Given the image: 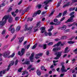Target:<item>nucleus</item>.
<instances>
[{"label": "nucleus", "instance_id": "52", "mask_svg": "<svg viewBox=\"0 0 77 77\" xmlns=\"http://www.w3.org/2000/svg\"><path fill=\"white\" fill-rule=\"evenodd\" d=\"M3 73H2V72H0V77H2L3 76Z\"/></svg>", "mask_w": 77, "mask_h": 77}, {"label": "nucleus", "instance_id": "36", "mask_svg": "<svg viewBox=\"0 0 77 77\" xmlns=\"http://www.w3.org/2000/svg\"><path fill=\"white\" fill-rule=\"evenodd\" d=\"M16 36H17V35H15L13 37V39H11V41H14V39H15V38H16Z\"/></svg>", "mask_w": 77, "mask_h": 77}, {"label": "nucleus", "instance_id": "6", "mask_svg": "<svg viewBox=\"0 0 77 77\" xmlns=\"http://www.w3.org/2000/svg\"><path fill=\"white\" fill-rule=\"evenodd\" d=\"M74 17V15H73L70 17L69 19L67 20L66 21V23H67L68 22H73L74 21V20H73V18Z\"/></svg>", "mask_w": 77, "mask_h": 77}, {"label": "nucleus", "instance_id": "47", "mask_svg": "<svg viewBox=\"0 0 77 77\" xmlns=\"http://www.w3.org/2000/svg\"><path fill=\"white\" fill-rule=\"evenodd\" d=\"M12 10V8H10L8 10V12H11V11Z\"/></svg>", "mask_w": 77, "mask_h": 77}, {"label": "nucleus", "instance_id": "41", "mask_svg": "<svg viewBox=\"0 0 77 77\" xmlns=\"http://www.w3.org/2000/svg\"><path fill=\"white\" fill-rule=\"evenodd\" d=\"M67 13V11H65L63 14V16H65V15Z\"/></svg>", "mask_w": 77, "mask_h": 77}, {"label": "nucleus", "instance_id": "16", "mask_svg": "<svg viewBox=\"0 0 77 77\" xmlns=\"http://www.w3.org/2000/svg\"><path fill=\"white\" fill-rule=\"evenodd\" d=\"M68 48L66 47L64 50V53H68L69 51V50H68Z\"/></svg>", "mask_w": 77, "mask_h": 77}, {"label": "nucleus", "instance_id": "46", "mask_svg": "<svg viewBox=\"0 0 77 77\" xmlns=\"http://www.w3.org/2000/svg\"><path fill=\"white\" fill-rule=\"evenodd\" d=\"M23 2L22 0H20V2L18 3V5H21V3H22V2Z\"/></svg>", "mask_w": 77, "mask_h": 77}, {"label": "nucleus", "instance_id": "17", "mask_svg": "<svg viewBox=\"0 0 77 77\" xmlns=\"http://www.w3.org/2000/svg\"><path fill=\"white\" fill-rule=\"evenodd\" d=\"M60 44H61V42H59L57 44L54 45V47H56V46L59 47V46L60 45Z\"/></svg>", "mask_w": 77, "mask_h": 77}, {"label": "nucleus", "instance_id": "38", "mask_svg": "<svg viewBox=\"0 0 77 77\" xmlns=\"http://www.w3.org/2000/svg\"><path fill=\"white\" fill-rule=\"evenodd\" d=\"M53 42H51L49 43L48 44V45H49L50 46V45H53Z\"/></svg>", "mask_w": 77, "mask_h": 77}, {"label": "nucleus", "instance_id": "63", "mask_svg": "<svg viewBox=\"0 0 77 77\" xmlns=\"http://www.w3.org/2000/svg\"><path fill=\"white\" fill-rule=\"evenodd\" d=\"M64 75V74H62L60 75V77H63Z\"/></svg>", "mask_w": 77, "mask_h": 77}, {"label": "nucleus", "instance_id": "1", "mask_svg": "<svg viewBox=\"0 0 77 77\" xmlns=\"http://www.w3.org/2000/svg\"><path fill=\"white\" fill-rule=\"evenodd\" d=\"M9 17V16H5L2 19V21H0V26H3L6 23L8 18Z\"/></svg>", "mask_w": 77, "mask_h": 77}, {"label": "nucleus", "instance_id": "26", "mask_svg": "<svg viewBox=\"0 0 77 77\" xmlns=\"http://www.w3.org/2000/svg\"><path fill=\"white\" fill-rule=\"evenodd\" d=\"M23 39H24V37H22L19 40V42L21 43L23 41Z\"/></svg>", "mask_w": 77, "mask_h": 77}, {"label": "nucleus", "instance_id": "64", "mask_svg": "<svg viewBox=\"0 0 77 77\" xmlns=\"http://www.w3.org/2000/svg\"><path fill=\"white\" fill-rule=\"evenodd\" d=\"M59 61L58 60H54L53 61V63H56V62H58Z\"/></svg>", "mask_w": 77, "mask_h": 77}, {"label": "nucleus", "instance_id": "32", "mask_svg": "<svg viewBox=\"0 0 77 77\" xmlns=\"http://www.w3.org/2000/svg\"><path fill=\"white\" fill-rule=\"evenodd\" d=\"M11 14L13 16V17H15V16L17 15L16 14H15V12H13L11 13Z\"/></svg>", "mask_w": 77, "mask_h": 77}, {"label": "nucleus", "instance_id": "21", "mask_svg": "<svg viewBox=\"0 0 77 77\" xmlns=\"http://www.w3.org/2000/svg\"><path fill=\"white\" fill-rule=\"evenodd\" d=\"M24 11H25L24 10V11H23V9H21L19 11V12H20V13H21V12H22V15H23L24 14V13H25V12H24Z\"/></svg>", "mask_w": 77, "mask_h": 77}, {"label": "nucleus", "instance_id": "10", "mask_svg": "<svg viewBox=\"0 0 77 77\" xmlns=\"http://www.w3.org/2000/svg\"><path fill=\"white\" fill-rule=\"evenodd\" d=\"M34 56V53H32L29 57L30 60L31 62H33V57Z\"/></svg>", "mask_w": 77, "mask_h": 77}, {"label": "nucleus", "instance_id": "39", "mask_svg": "<svg viewBox=\"0 0 77 77\" xmlns=\"http://www.w3.org/2000/svg\"><path fill=\"white\" fill-rule=\"evenodd\" d=\"M41 68L42 70H44L45 69V67L43 66H41Z\"/></svg>", "mask_w": 77, "mask_h": 77}, {"label": "nucleus", "instance_id": "19", "mask_svg": "<svg viewBox=\"0 0 77 77\" xmlns=\"http://www.w3.org/2000/svg\"><path fill=\"white\" fill-rule=\"evenodd\" d=\"M14 56H15V53H13L12 54V55H10L8 57V58H12V57H14Z\"/></svg>", "mask_w": 77, "mask_h": 77}, {"label": "nucleus", "instance_id": "14", "mask_svg": "<svg viewBox=\"0 0 77 77\" xmlns=\"http://www.w3.org/2000/svg\"><path fill=\"white\" fill-rule=\"evenodd\" d=\"M30 6H28L26 8V9L24 10V11H25V12H27L30 10Z\"/></svg>", "mask_w": 77, "mask_h": 77}, {"label": "nucleus", "instance_id": "5", "mask_svg": "<svg viewBox=\"0 0 77 77\" xmlns=\"http://www.w3.org/2000/svg\"><path fill=\"white\" fill-rule=\"evenodd\" d=\"M9 54H10V52L9 51H5L3 54V55L4 57H8V58Z\"/></svg>", "mask_w": 77, "mask_h": 77}, {"label": "nucleus", "instance_id": "44", "mask_svg": "<svg viewBox=\"0 0 77 77\" xmlns=\"http://www.w3.org/2000/svg\"><path fill=\"white\" fill-rule=\"evenodd\" d=\"M5 3H4L2 4L0 6L1 7H3V6H5Z\"/></svg>", "mask_w": 77, "mask_h": 77}, {"label": "nucleus", "instance_id": "35", "mask_svg": "<svg viewBox=\"0 0 77 77\" xmlns=\"http://www.w3.org/2000/svg\"><path fill=\"white\" fill-rule=\"evenodd\" d=\"M75 24V22H74L73 23L70 24V25H68L67 26L68 27H71V26H74Z\"/></svg>", "mask_w": 77, "mask_h": 77}, {"label": "nucleus", "instance_id": "45", "mask_svg": "<svg viewBox=\"0 0 77 77\" xmlns=\"http://www.w3.org/2000/svg\"><path fill=\"white\" fill-rule=\"evenodd\" d=\"M22 69H23V68H21L18 69V72H21V70H22Z\"/></svg>", "mask_w": 77, "mask_h": 77}, {"label": "nucleus", "instance_id": "49", "mask_svg": "<svg viewBox=\"0 0 77 77\" xmlns=\"http://www.w3.org/2000/svg\"><path fill=\"white\" fill-rule=\"evenodd\" d=\"M45 36H48V33H47V32H45Z\"/></svg>", "mask_w": 77, "mask_h": 77}, {"label": "nucleus", "instance_id": "15", "mask_svg": "<svg viewBox=\"0 0 77 77\" xmlns=\"http://www.w3.org/2000/svg\"><path fill=\"white\" fill-rule=\"evenodd\" d=\"M67 26L66 25H64L61 28V29L62 30H65L66 29Z\"/></svg>", "mask_w": 77, "mask_h": 77}, {"label": "nucleus", "instance_id": "34", "mask_svg": "<svg viewBox=\"0 0 77 77\" xmlns=\"http://www.w3.org/2000/svg\"><path fill=\"white\" fill-rule=\"evenodd\" d=\"M68 44H74V43H75V42L72 41H69L68 42Z\"/></svg>", "mask_w": 77, "mask_h": 77}, {"label": "nucleus", "instance_id": "61", "mask_svg": "<svg viewBox=\"0 0 77 77\" xmlns=\"http://www.w3.org/2000/svg\"><path fill=\"white\" fill-rule=\"evenodd\" d=\"M75 59H72V63H74V62H75Z\"/></svg>", "mask_w": 77, "mask_h": 77}, {"label": "nucleus", "instance_id": "29", "mask_svg": "<svg viewBox=\"0 0 77 77\" xmlns=\"http://www.w3.org/2000/svg\"><path fill=\"white\" fill-rule=\"evenodd\" d=\"M41 6H42L41 5L38 4V5H37L36 6V8H38V9H40V8H41Z\"/></svg>", "mask_w": 77, "mask_h": 77}, {"label": "nucleus", "instance_id": "48", "mask_svg": "<svg viewBox=\"0 0 77 77\" xmlns=\"http://www.w3.org/2000/svg\"><path fill=\"white\" fill-rule=\"evenodd\" d=\"M74 13H75V12L74 11L72 12L70 14V16H71L72 15H73V14H74Z\"/></svg>", "mask_w": 77, "mask_h": 77}, {"label": "nucleus", "instance_id": "59", "mask_svg": "<svg viewBox=\"0 0 77 77\" xmlns=\"http://www.w3.org/2000/svg\"><path fill=\"white\" fill-rule=\"evenodd\" d=\"M32 65H30L29 67H28L27 69H30L31 68V67H32Z\"/></svg>", "mask_w": 77, "mask_h": 77}, {"label": "nucleus", "instance_id": "43", "mask_svg": "<svg viewBox=\"0 0 77 77\" xmlns=\"http://www.w3.org/2000/svg\"><path fill=\"white\" fill-rule=\"evenodd\" d=\"M18 62V60H17L15 62V65H17Z\"/></svg>", "mask_w": 77, "mask_h": 77}, {"label": "nucleus", "instance_id": "22", "mask_svg": "<svg viewBox=\"0 0 77 77\" xmlns=\"http://www.w3.org/2000/svg\"><path fill=\"white\" fill-rule=\"evenodd\" d=\"M20 29H21V27H20V26H17L16 29V32H18V31L20 30Z\"/></svg>", "mask_w": 77, "mask_h": 77}, {"label": "nucleus", "instance_id": "27", "mask_svg": "<svg viewBox=\"0 0 77 77\" xmlns=\"http://www.w3.org/2000/svg\"><path fill=\"white\" fill-rule=\"evenodd\" d=\"M43 55V54L42 53H41L40 54H36V56H42Z\"/></svg>", "mask_w": 77, "mask_h": 77}, {"label": "nucleus", "instance_id": "2", "mask_svg": "<svg viewBox=\"0 0 77 77\" xmlns=\"http://www.w3.org/2000/svg\"><path fill=\"white\" fill-rule=\"evenodd\" d=\"M14 61H11L10 62V64L8 65V68L5 70H4L1 71V72H2V73L3 74H5L6 73V71H8L10 69V67H11V66H12V65H13V64H14Z\"/></svg>", "mask_w": 77, "mask_h": 77}, {"label": "nucleus", "instance_id": "58", "mask_svg": "<svg viewBox=\"0 0 77 77\" xmlns=\"http://www.w3.org/2000/svg\"><path fill=\"white\" fill-rule=\"evenodd\" d=\"M57 21V19H54V23H56Z\"/></svg>", "mask_w": 77, "mask_h": 77}, {"label": "nucleus", "instance_id": "9", "mask_svg": "<svg viewBox=\"0 0 77 77\" xmlns=\"http://www.w3.org/2000/svg\"><path fill=\"white\" fill-rule=\"evenodd\" d=\"M12 26H13V25H11L10 26V27L8 29V30L9 31H11V33H14L15 32V29H14V28H13L12 29Z\"/></svg>", "mask_w": 77, "mask_h": 77}, {"label": "nucleus", "instance_id": "56", "mask_svg": "<svg viewBox=\"0 0 77 77\" xmlns=\"http://www.w3.org/2000/svg\"><path fill=\"white\" fill-rule=\"evenodd\" d=\"M54 14V12H52L51 14L49 15V17H51L52 15H53Z\"/></svg>", "mask_w": 77, "mask_h": 77}, {"label": "nucleus", "instance_id": "28", "mask_svg": "<svg viewBox=\"0 0 77 77\" xmlns=\"http://www.w3.org/2000/svg\"><path fill=\"white\" fill-rule=\"evenodd\" d=\"M69 5V3H68L67 4L64 5L63 6V8H65V7H66V6H68Z\"/></svg>", "mask_w": 77, "mask_h": 77}, {"label": "nucleus", "instance_id": "4", "mask_svg": "<svg viewBox=\"0 0 77 77\" xmlns=\"http://www.w3.org/2000/svg\"><path fill=\"white\" fill-rule=\"evenodd\" d=\"M53 0H48L44 2H43L44 4H45V6L44 7L45 9L47 10L48 8L47 7H48V5H47V4H48L49 3H51L52 2Z\"/></svg>", "mask_w": 77, "mask_h": 77}, {"label": "nucleus", "instance_id": "31", "mask_svg": "<svg viewBox=\"0 0 77 77\" xmlns=\"http://www.w3.org/2000/svg\"><path fill=\"white\" fill-rule=\"evenodd\" d=\"M75 9V8H70L69 9V11H70V12H71V11H74Z\"/></svg>", "mask_w": 77, "mask_h": 77}, {"label": "nucleus", "instance_id": "55", "mask_svg": "<svg viewBox=\"0 0 77 77\" xmlns=\"http://www.w3.org/2000/svg\"><path fill=\"white\" fill-rule=\"evenodd\" d=\"M60 24V22H58L57 23H56L55 24V25H59Z\"/></svg>", "mask_w": 77, "mask_h": 77}, {"label": "nucleus", "instance_id": "37", "mask_svg": "<svg viewBox=\"0 0 77 77\" xmlns=\"http://www.w3.org/2000/svg\"><path fill=\"white\" fill-rule=\"evenodd\" d=\"M12 20H13V19H12V18H11L8 19V21L9 23H11V22L12 21Z\"/></svg>", "mask_w": 77, "mask_h": 77}, {"label": "nucleus", "instance_id": "20", "mask_svg": "<svg viewBox=\"0 0 77 77\" xmlns=\"http://www.w3.org/2000/svg\"><path fill=\"white\" fill-rule=\"evenodd\" d=\"M33 20V18L28 17L27 18V21H32Z\"/></svg>", "mask_w": 77, "mask_h": 77}, {"label": "nucleus", "instance_id": "7", "mask_svg": "<svg viewBox=\"0 0 77 77\" xmlns=\"http://www.w3.org/2000/svg\"><path fill=\"white\" fill-rule=\"evenodd\" d=\"M25 51V49L23 48L22 49L21 51V53L20 51H18V54L20 55V56H22L23 55L24 53V52Z\"/></svg>", "mask_w": 77, "mask_h": 77}, {"label": "nucleus", "instance_id": "8", "mask_svg": "<svg viewBox=\"0 0 77 77\" xmlns=\"http://www.w3.org/2000/svg\"><path fill=\"white\" fill-rule=\"evenodd\" d=\"M41 10H39L37 12H35L33 14L32 16L33 17H36V16H37V14L39 15L41 13Z\"/></svg>", "mask_w": 77, "mask_h": 77}, {"label": "nucleus", "instance_id": "13", "mask_svg": "<svg viewBox=\"0 0 77 77\" xmlns=\"http://www.w3.org/2000/svg\"><path fill=\"white\" fill-rule=\"evenodd\" d=\"M41 23V21H39L37 24L36 26L35 27V28H37L38 27H41V24H40Z\"/></svg>", "mask_w": 77, "mask_h": 77}, {"label": "nucleus", "instance_id": "53", "mask_svg": "<svg viewBox=\"0 0 77 77\" xmlns=\"http://www.w3.org/2000/svg\"><path fill=\"white\" fill-rule=\"evenodd\" d=\"M50 25H54L55 24L54 23H53V22H51L50 23Z\"/></svg>", "mask_w": 77, "mask_h": 77}, {"label": "nucleus", "instance_id": "11", "mask_svg": "<svg viewBox=\"0 0 77 77\" xmlns=\"http://www.w3.org/2000/svg\"><path fill=\"white\" fill-rule=\"evenodd\" d=\"M61 48H53L52 51L54 53H55V52H56V51H59V50H60Z\"/></svg>", "mask_w": 77, "mask_h": 77}, {"label": "nucleus", "instance_id": "3", "mask_svg": "<svg viewBox=\"0 0 77 77\" xmlns=\"http://www.w3.org/2000/svg\"><path fill=\"white\" fill-rule=\"evenodd\" d=\"M54 55H56L57 57H55L54 58V59H55L56 60H58L59 59V58L61 55H62V52H56L54 54Z\"/></svg>", "mask_w": 77, "mask_h": 77}, {"label": "nucleus", "instance_id": "33", "mask_svg": "<svg viewBox=\"0 0 77 77\" xmlns=\"http://www.w3.org/2000/svg\"><path fill=\"white\" fill-rule=\"evenodd\" d=\"M24 64H25V65H29V64H30V61L25 62Z\"/></svg>", "mask_w": 77, "mask_h": 77}, {"label": "nucleus", "instance_id": "50", "mask_svg": "<svg viewBox=\"0 0 77 77\" xmlns=\"http://www.w3.org/2000/svg\"><path fill=\"white\" fill-rule=\"evenodd\" d=\"M60 39H59L58 38H57L54 39L55 41H60Z\"/></svg>", "mask_w": 77, "mask_h": 77}, {"label": "nucleus", "instance_id": "24", "mask_svg": "<svg viewBox=\"0 0 77 77\" xmlns=\"http://www.w3.org/2000/svg\"><path fill=\"white\" fill-rule=\"evenodd\" d=\"M60 3H61V1L60 0L58 2V4L57 5V8H58V7H59L60 6Z\"/></svg>", "mask_w": 77, "mask_h": 77}, {"label": "nucleus", "instance_id": "54", "mask_svg": "<svg viewBox=\"0 0 77 77\" xmlns=\"http://www.w3.org/2000/svg\"><path fill=\"white\" fill-rule=\"evenodd\" d=\"M69 30H70L69 29H66L64 31V32H69Z\"/></svg>", "mask_w": 77, "mask_h": 77}, {"label": "nucleus", "instance_id": "18", "mask_svg": "<svg viewBox=\"0 0 77 77\" xmlns=\"http://www.w3.org/2000/svg\"><path fill=\"white\" fill-rule=\"evenodd\" d=\"M41 29L42 30L41 32L42 33H43L45 30V28L44 27H42L41 28Z\"/></svg>", "mask_w": 77, "mask_h": 77}, {"label": "nucleus", "instance_id": "25", "mask_svg": "<svg viewBox=\"0 0 77 77\" xmlns=\"http://www.w3.org/2000/svg\"><path fill=\"white\" fill-rule=\"evenodd\" d=\"M67 37L66 36H64L61 37L60 38L61 39H65Z\"/></svg>", "mask_w": 77, "mask_h": 77}, {"label": "nucleus", "instance_id": "51", "mask_svg": "<svg viewBox=\"0 0 77 77\" xmlns=\"http://www.w3.org/2000/svg\"><path fill=\"white\" fill-rule=\"evenodd\" d=\"M64 19H65V17H63L60 20V22H62V21H63Z\"/></svg>", "mask_w": 77, "mask_h": 77}, {"label": "nucleus", "instance_id": "42", "mask_svg": "<svg viewBox=\"0 0 77 77\" xmlns=\"http://www.w3.org/2000/svg\"><path fill=\"white\" fill-rule=\"evenodd\" d=\"M19 20V17H17L15 18V21H17Z\"/></svg>", "mask_w": 77, "mask_h": 77}, {"label": "nucleus", "instance_id": "23", "mask_svg": "<svg viewBox=\"0 0 77 77\" xmlns=\"http://www.w3.org/2000/svg\"><path fill=\"white\" fill-rule=\"evenodd\" d=\"M37 73L38 75H41V72H40V71L38 70H37Z\"/></svg>", "mask_w": 77, "mask_h": 77}, {"label": "nucleus", "instance_id": "62", "mask_svg": "<svg viewBox=\"0 0 77 77\" xmlns=\"http://www.w3.org/2000/svg\"><path fill=\"white\" fill-rule=\"evenodd\" d=\"M48 35L49 36H50L51 35H52V34L51 33V32H49L48 33Z\"/></svg>", "mask_w": 77, "mask_h": 77}, {"label": "nucleus", "instance_id": "40", "mask_svg": "<svg viewBox=\"0 0 77 77\" xmlns=\"http://www.w3.org/2000/svg\"><path fill=\"white\" fill-rule=\"evenodd\" d=\"M5 32H6V30H4L2 32V35H4L5 33Z\"/></svg>", "mask_w": 77, "mask_h": 77}, {"label": "nucleus", "instance_id": "60", "mask_svg": "<svg viewBox=\"0 0 77 77\" xmlns=\"http://www.w3.org/2000/svg\"><path fill=\"white\" fill-rule=\"evenodd\" d=\"M30 44L28 45L26 47V48L27 49H29V48L30 47Z\"/></svg>", "mask_w": 77, "mask_h": 77}, {"label": "nucleus", "instance_id": "12", "mask_svg": "<svg viewBox=\"0 0 77 77\" xmlns=\"http://www.w3.org/2000/svg\"><path fill=\"white\" fill-rule=\"evenodd\" d=\"M62 68L61 69V70L62 71V72H67V70L66 69H65V66H64V65H62Z\"/></svg>", "mask_w": 77, "mask_h": 77}, {"label": "nucleus", "instance_id": "57", "mask_svg": "<svg viewBox=\"0 0 77 77\" xmlns=\"http://www.w3.org/2000/svg\"><path fill=\"white\" fill-rule=\"evenodd\" d=\"M46 46H47V45L45 44L44 45V49H45L46 48Z\"/></svg>", "mask_w": 77, "mask_h": 77}, {"label": "nucleus", "instance_id": "30", "mask_svg": "<svg viewBox=\"0 0 77 77\" xmlns=\"http://www.w3.org/2000/svg\"><path fill=\"white\" fill-rule=\"evenodd\" d=\"M37 46V43H35V45L33 46V47L32 48V49H35V48H36V47Z\"/></svg>", "mask_w": 77, "mask_h": 77}]
</instances>
